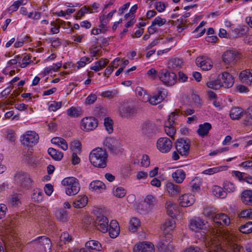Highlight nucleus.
Wrapping results in <instances>:
<instances>
[{
	"mask_svg": "<svg viewBox=\"0 0 252 252\" xmlns=\"http://www.w3.org/2000/svg\"><path fill=\"white\" fill-rule=\"evenodd\" d=\"M107 154L105 150L96 148L93 150L89 155L91 163L94 167L103 168L107 166Z\"/></svg>",
	"mask_w": 252,
	"mask_h": 252,
	"instance_id": "obj_1",
	"label": "nucleus"
},
{
	"mask_svg": "<svg viewBox=\"0 0 252 252\" xmlns=\"http://www.w3.org/2000/svg\"><path fill=\"white\" fill-rule=\"evenodd\" d=\"M190 142L189 139L179 138L175 142V147L177 152L172 153V158L177 160L180 158L179 155L187 157L189 154Z\"/></svg>",
	"mask_w": 252,
	"mask_h": 252,
	"instance_id": "obj_2",
	"label": "nucleus"
},
{
	"mask_svg": "<svg viewBox=\"0 0 252 252\" xmlns=\"http://www.w3.org/2000/svg\"><path fill=\"white\" fill-rule=\"evenodd\" d=\"M62 184L64 187L66 194L68 196L77 194L80 189L79 181L75 177H69L64 178L62 181Z\"/></svg>",
	"mask_w": 252,
	"mask_h": 252,
	"instance_id": "obj_3",
	"label": "nucleus"
},
{
	"mask_svg": "<svg viewBox=\"0 0 252 252\" xmlns=\"http://www.w3.org/2000/svg\"><path fill=\"white\" fill-rule=\"evenodd\" d=\"M38 135L35 132L28 131L22 136L21 142L25 146L32 147L38 143Z\"/></svg>",
	"mask_w": 252,
	"mask_h": 252,
	"instance_id": "obj_4",
	"label": "nucleus"
},
{
	"mask_svg": "<svg viewBox=\"0 0 252 252\" xmlns=\"http://www.w3.org/2000/svg\"><path fill=\"white\" fill-rule=\"evenodd\" d=\"M158 77L165 85L171 86L176 82L177 76L175 73L170 72L165 69H161L158 73Z\"/></svg>",
	"mask_w": 252,
	"mask_h": 252,
	"instance_id": "obj_5",
	"label": "nucleus"
},
{
	"mask_svg": "<svg viewBox=\"0 0 252 252\" xmlns=\"http://www.w3.org/2000/svg\"><path fill=\"white\" fill-rule=\"evenodd\" d=\"M171 235L168 234L160 237L159 241L157 245V248L160 252H171L173 246L170 244Z\"/></svg>",
	"mask_w": 252,
	"mask_h": 252,
	"instance_id": "obj_6",
	"label": "nucleus"
},
{
	"mask_svg": "<svg viewBox=\"0 0 252 252\" xmlns=\"http://www.w3.org/2000/svg\"><path fill=\"white\" fill-rule=\"evenodd\" d=\"M158 128L157 126L149 121L144 122L141 126L142 134L146 137L152 138L158 131Z\"/></svg>",
	"mask_w": 252,
	"mask_h": 252,
	"instance_id": "obj_7",
	"label": "nucleus"
},
{
	"mask_svg": "<svg viewBox=\"0 0 252 252\" xmlns=\"http://www.w3.org/2000/svg\"><path fill=\"white\" fill-rule=\"evenodd\" d=\"M173 146L172 141L167 137H160L157 142V149L162 153H167Z\"/></svg>",
	"mask_w": 252,
	"mask_h": 252,
	"instance_id": "obj_8",
	"label": "nucleus"
},
{
	"mask_svg": "<svg viewBox=\"0 0 252 252\" xmlns=\"http://www.w3.org/2000/svg\"><path fill=\"white\" fill-rule=\"evenodd\" d=\"M98 126V121L93 117H85L81 122V127L86 131L93 130Z\"/></svg>",
	"mask_w": 252,
	"mask_h": 252,
	"instance_id": "obj_9",
	"label": "nucleus"
},
{
	"mask_svg": "<svg viewBox=\"0 0 252 252\" xmlns=\"http://www.w3.org/2000/svg\"><path fill=\"white\" fill-rule=\"evenodd\" d=\"M239 58L238 52L234 50H227L222 55L223 62L226 64L232 65L235 64Z\"/></svg>",
	"mask_w": 252,
	"mask_h": 252,
	"instance_id": "obj_10",
	"label": "nucleus"
},
{
	"mask_svg": "<svg viewBox=\"0 0 252 252\" xmlns=\"http://www.w3.org/2000/svg\"><path fill=\"white\" fill-rule=\"evenodd\" d=\"M15 181L20 186L28 189L31 187L32 180L28 174L25 173L19 172L15 176Z\"/></svg>",
	"mask_w": 252,
	"mask_h": 252,
	"instance_id": "obj_11",
	"label": "nucleus"
},
{
	"mask_svg": "<svg viewBox=\"0 0 252 252\" xmlns=\"http://www.w3.org/2000/svg\"><path fill=\"white\" fill-rule=\"evenodd\" d=\"M94 225L99 231L105 233L108 230V219L103 215L97 216L94 221Z\"/></svg>",
	"mask_w": 252,
	"mask_h": 252,
	"instance_id": "obj_12",
	"label": "nucleus"
},
{
	"mask_svg": "<svg viewBox=\"0 0 252 252\" xmlns=\"http://www.w3.org/2000/svg\"><path fill=\"white\" fill-rule=\"evenodd\" d=\"M136 113L137 110L133 106L122 105L119 108V114L123 118L132 117L136 114Z\"/></svg>",
	"mask_w": 252,
	"mask_h": 252,
	"instance_id": "obj_13",
	"label": "nucleus"
},
{
	"mask_svg": "<svg viewBox=\"0 0 252 252\" xmlns=\"http://www.w3.org/2000/svg\"><path fill=\"white\" fill-rule=\"evenodd\" d=\"M195 62L196 65L199 66L203 70H210L213 66L212 62L211 60L205 56L198 57L196 59Z\"/></svg>",
	"mask_w": 252,
	"mask_h": 252,
	"instance_id": "obj_14",
	"label": "nucleus"
},
{
	"mask_svg": "<svg viewBox=\"0 0 252 252\" xmlns=\"http://www.w3.org/2000/svg\"><path fill=\"white\" fill-rule=\"evenodd\" d=\"M220 79L222 87L225 88L231 87L234 84V78L232 76L227 72H223L218 76Z\"/></svg>",
	"mask_w": 252,
	"mask_h": 252,
	"instance_id": "obj_15",
	"label": "nucleus"
},
{
	"mask_svg": "<svg viewBox=\"0 0 252 252\" xmlns=\"http://www.w3.org/2000/svg\"><path fill=\"white\" fill-rule=\"evenodd\" d=\"M215 227H220L224 225H228L230 223V219L224 214H217L212 221Z\"/></svg>",
	"mask_w": 252,
	"mask_h": 252,
	"instance_id": "obj_16",
	"label": "nucleus"
},
{
	"mask_svg": "<svg viewBox=\"0 0 252 252\" xmlns=\"http://www.w3.org/2000/svg\"><path fill=\"white\" fill-rule=\"evenodd\" d=\"M104 144L113 155L116 154V151L119 148V142L113 137L106 138Z\"/></svg>",
	"mask_w": 252,
	"mask_h": 252,
	"instance_id": "obj_17",
	"label": "nucleus"
},
{
	"mask_svg": "<svg viewBox=\"0 0 252 252\" xmlns=\"http://www.w3.org/2000/svg\"><path fill=\"white\" fill-rule=\"evenodd\" d=\"M166 91L164 89L158 88V94L150 97L149 95L148 101L152 105H157L161 102L164 98Z\"/></svg>",
	"mask_w": 252,
	"mask_h": 252,
	"instance_id": "obj_18",
	"label": "nucleus"
},
{
	"mask_svg": "<svg viewBox=\"0 0 252 252\" xmlns=\"http://www.w3.org/2000/svg\"><path fill=\"white\" fill-rule=\"evenodd\" d=\"M31 243L38 244L43 247L45 252L50 250L51 248V242L50 239L45 236L38 237L36 239L32 240Z\"/></svg>",
	"mask_w": 252,
	"mask_h": 252,
	"instance_id": "obj_19",
	"label": "nucleus"
},
{
	"mask_svg": "<svg viewBox=\"0 0 252 252\" xmlns=\"http://www.w3.org/2000/svg\"><path fill=\"white\" fill-rule=\"evenodd\" d=\"M194 201V195L192 194H184L179 197V203L183 207L192 205Z\"/></svg>",
	"mask_w": 252,
	"mask_h": 252,
	"instance_id": "obj_20",
	"label": "nucleus"
},
{
	"mask_svg": "<svg viewBox=\"0 0 252 252\" xmlns=\"http://www.w3.org/2000/svg\"><path fill=\"white\" fill-rule=\"evenodd\" d=\"M204 226V221L199 218L190 220L189 224L190 229L195 232H199L200 230L203 229Z\"/></svg>",
	"mask_w": 252,
	"mask_h": 252,
	"instance_id": "obj_21",
	"label": "nucleus"
},
{
	"mask_svg": "<svg viewBox=\"0 0 252 252\" xmlns=\"http://www.w3.org/2000/svg\"><path fill=\"white\" fill-rule=\"evenodd\" d=\"M133 252H155V249L152 243L143 242L133 248Z\"/></svg>",
	"mask_w": 252,
	"mask_h": 252,
	"instance_id": "obj_22",
	"label": "nucleus"
},
{
	"mask_svg": "<svg viewBox=\"0 0 252 252\" xmlns=\"http://www.w3.org/2000/svg\"><path fill=\"white\" fill-rule=\"evenodd\" d=\"M109 234L111 238H116L120 233V227L118 222L116 220L111 221L109 224Z\"/></svg>",
	"mask_w": 252,
	"mask_h": 252,
	"instance_id": "obj_23",
	"label": "nucleus"
},
{
	"mask_svg": "<svg viewBox=\"0 0 252 252\" xmlns=\"http://www.w3.org/2000/svg\"><path fill=\"white\" fill-rule=\"evenodd\" d=\"M156 203L155 197L151 194L146 196L144 199V203L145 204V208H142L144 212L150 211L154 207Z\"/></svg>",
	"mask_w": 252,
	"mask_h": 252,
	"instance_id": "obj_24",
	"label": "nucleus"
},
{
	"mask_svg": "<svg viewBox=\"0 0 252 252\" xmlns=\"http://www.w3.org/2000/svg\"><path fill=\"white\" fill-rule=\"evenodd\" d=\"M89 189L92 191L100 193L105 189V185L101 181L95 180L90 183Z\"/></svg>",
	"mask_w": 252,
	"mask_h": 252,
	"instance_id": "obj_25",
	"label": "nucleus"
},
{
	"mask_svg": "<svg viewBox=\"0 0 252 252\" xmlns=\"http://www.w3.org/2000/svg\"><path fill=\"white\" fill-rule=\"evenodd\" d=\"M88 203V198L86 195L78 196L73 202V206L76 208H82Z\"/></svg>",
	"mask_w": 252,
	"mask_h": 252,
	"instance_id": "obj_26",
	"label": "nucleus"
},
{
	"mask_svg": "<svg viewBox=\"0 0 252 252\" xmlns=\"http://www.w3.org/2000/svg\"><path fill=\"white\" fill-rule=\"evenodd\" d=\"M211 128V125L209 123L206 122L203 124H200L199 125L197 132L200 136L203 137L208 134Z\"/></svg>",
	"mask_w": 252,
	"mask_h": 252,
	"instance_id": "obj_27",
	"label": "nucleus"
},
{
	"mask_svg": "<svg viewBox=\"0 0 252 252\" xmlns=\"http://www.w3.org/2000/svg\"><path fill=\"white\" fill-rule=\"evenodd\" d=\"M166 190L171 196H175L178 194L180 191V187L171 182H168L166 184Z\"/></svg>",
	"mask_w": 252,
	"mask_h": 252,
	"instance_id": "obj_28",
	"label": "nucleus"
},
{
	"mask_svg": "<svg viewBox=\"0 0 252 252\" xmlns=\"http://www.w3.org/2000/svg\"><path fill=\"white\" fill-rule=\"evenodd\" d=\"M241 200L247 205H252V190H246L241 194Z\"/></svg>",
	"mask_w": 252,
	"mask_h": 252,
	"instance_id": "obj_29",
	"label": "nucleus"
},
{
	"mask_svg": "<svg viewBox=\"0 0 252 252\" xmlns=\"http://www.w3.org/2000/svg\"><path fill=\"white\" fill-rule=\"evenodd\" d=\"M244 114L243 110L238 107H234L230 111L229 116L231 119L239 120Z\"/></svg>",
	"mask_w": 252,
	"mask_h": 252,
	"instance_id": "obj_30",
	"label": "nucleus"
},
{
	"mask_svg": "<svg viewBox=\"0 0 252 252\" xmlns=\"http://www.w3.org/2000/svg\"><path fill=\"white\" fill-rule=\"evenodd\" d=\"M85 248L86 250H90L91 251H100L101 250V244L96 241L91 240L88 241L85 244Z\"/></svg>",
	"mask_w": 252,
	"mask_h": 252,
	"instance_id": "obj_31",
	"label": "nucleus"
},
{
	"mask_svg": "<svg viewBox=\"0 0 252 252\" xmlns=\"http://www.w3.org/2000/svg\"><path fill=\"white\" fill-rule=\"evenodd\" d=\"M208 250L210 252H225V251L222 249L220 243L216 242L215 240L209 242L208 244Z\"/></svg>",
	"mask_w": 252,
	"mask_h": 252,
	"instance_id": "obj_32",
	"label": "nucleus"
},
{
	"mask_svg": "<svg viewBox=\"0 0 252 252\" xmlns=\"http://www.w3.org/2000/svg\"><path fill=\"white\" fill-rule=\"evenodd\" d=\"M51 142L54 144L57 145L64 151H66L68 149L67 142L64 139L61 137H54L52 139Z\"/></svg>",
	"mask_w": 252,
	"mask_h": 252,
	"instance_id": "obj_33",
	"label": "nucleus"
},
{
	"mask_svg": "<svg viewBox=\"0 0 252 252\" xmlns=\"http://www.w3.org/2000/svg\"><path fill=\"white\" fill-rule=\"evenodd\" d=\"M172 176L176 183H181L185 178L186 174L183 170L179 169L173 172Z\"/></svg>",
	"mask_w": 252,
	"mask_h": 252,
	"instance_id": "obj_34",
	"label": "nucleus"
},
{
	"mask_svg": "<svg viewBox=\"0 0 252 252\" xmlns=\"http://www.w3.org/2000/svg\"><path fill=\"white\" fill-rule=\"evenodd\" d=\"M48 153L56 160H61L63 158V153L53 148H49Z\"/></svg>",
	"mask_w": 252,
	"mask_h": 252,
	"instance_id": "obj_35",
	"label": "nucleus"
},
{
	"mask_svg": "<svg viewBox=\"0 0 252 252\" xmlns=\"http://www.w3.org/2000/svg\"><path fill=\"white\" fill-rule=\"evenodd\" d=\"M182 64V60L177 58L171 59L168 62V68L171 69H176L180 67Z\"/></svg>",
	"mask_w": 252,
	"mask_h": 252,
	"instance_id": "obj_36",
	"label": "nucleus"
},
{
	"mask_svg": "<svg viewBox=\"0 0 252 252\" xmlns=\"http://www.w3.org/2000/svg\"><path fill=\"white\" fill-rule=\"evenodd\" d=\"M175 227V222L173 219L166 220L161 229L164 231L168 232L171 230H172Z\"/></svg>",
	"mask_w": 252,
	"mask_h": 252,
	"instance_id": "obj_37",
	"label": "nucleus"
},
{
	"mask_svg": "<svg viewBox=\"0 0 252 252\" xmlns=\"http://www.w3.org/2000/svg\"><path fill=\"white\" fill-rule=\"evenodd\" d=\"M135 92L137 95L140 97V99L143 102H148L149 94L146 93V91L140 87L136 88Z\"/></svg>",
	"mask_w": 252,
	"mask_h": 252,
	"instance_id": "obj_38",
	"label": "nucleus"
},
{
	"mask_svg": "<svg viewBox=\"0 0 252 252\" xmlns=\"http://www.w3.org/2000/svg\"><path fill=\"white\" fill-rule=\"evenodd\" d=\"M113 16V15L112 13L110 12L106 15L103 14L100 16L99 20L100 22V25L99 27L102 29H105L106 28V26L109 22V19H111Z\"/></svg>",
	"mask_w": 252,
	"mask_h": 252,
	"instance_id": "obj_39",
	"label": "nucleus"
},
{
	"mask_svg": "<svg viewBox=\"0 0 252 252\" xmlns=\"http://www.w3.org/2000/svg\"><path fill=\"white\" fill-rule=\"evenodd\" d=\"M203 214L204 216L211 219L212 221L213 220V219L216 217L215 209L213 208L206 207L204 209Z\"/></svg>",
	"mask_w": 252,
	"mask_h": 252,
	"instance_id": "obj_40",
	"label": "nucleus"
},
{
	"mask_svg": "<svg viewBox=\"0 0 252 252\" xmlns=\"http://www.w3.org/2000/svg\"><path fill=\"white\" fill-rule=\"evenodd\" d=\"M21 195L17 193H14L11 195L9 203L13 207H17L21 204L20 201Z\"/></svg>",
	"mask_w": 252,
	"mask_h": 252,
	"instance_id": "obj_41",
	"label": "nucleus"
},
{
	"mask_svg": "<svg viewBox=\"0 0 252 252\" xmlns=\"http://www.w3.org/2000/svg\"><path fill=\"white\" fill-rule=\"evenodd\" d=\"M213 193L215 196L218 198H223L226 196V191H224L219 186H215L214 187Z\"/></svg>",
	"mask_w": 252,
	"mask_h": 252,
	"instance_id": "obj_42",
	"label": "nucleus"
},
{
	"mask_svg": "<svg viewBox=\"0 0 252 252\" xmlns=\"http://www.w3.org/2000/svg\"><path fill=\"white\" fill-rule=\"evenodd\" d=\"M206 85L208 88L214 90H218L222 87L220 80L219 78L217 80L209 81Z\"/></svg>",
	"mask_w": 252,
	"mask_h": 252,
	"instance_id": "obj_43",
	"label": "nucleus"
},
{
	"mask_svg": "<svg viewBox=\"0 0 252 252\" xmlns=\"http://www.w3.org/2000/svg\"><path fill=\"white\" fill-rule=\"evenodd\" d=\"M241 232L244 234H249L252 232V221H248L239 227Z\"/></svg>",
	"mask_w": 252,
	"mask_h": 252,
	"instance_id": "obj_44",
	"label": "nucleus"
},
{
	"mask_svg": "<svg viewBox=\"0 0 252 252\" xmlns=\"http://www.w3.org/2000/svg\"><path fill=\"white\" fill-rule=\"evenodd\" d=\"M43 198V192L39 189H35L32 195V199L34 202H39L42 201Z\"/></svg>",
	"mask_w": 252,
	"mask_h": 252,
	"instance_id": "obj_45",
	"label": "nucleus"
},
{
	"mask_svg": "<svg viewBox=\"0 0 252 252\" xmlns=\"http://www.w3.org/2000/svg\"><path fill=\"white\" fill-rule=\"evenodd\" d=\"M205 22L204 21L201 22L199 25L195 28L193 32V33L195 34V37H199L203 35L205 32V30L202 28V27L204 25Z\"/></svg>",
	"mask_w": 252,
	"mask_h": 252,
	"instance_id": "obj_46",
	"label": "nucleus"
},
{
	"mask_svg": "<svg viewBox=\"0 0 252 252\" xmlns=\"http://www.w3.org/2000/svg\"><path fill=\"white\" fill-rule=\"evenodd\" d=\"M139 226L140 221L136 218H133L130 220L129 229L131 231H135Z\"/></svg>",
	"mask_w": 252,
	"mask_h": 252,
	"instance_id": "obj_47",
	"label": "nucleus"
},
{
	"mask_svg": "<svg viewBox=\"0 0 252 252\" xmlns=\"http://www.w3.org/2000/svg\"><path fill=\"white\" fill-rule=\"evenodd\" d=\"M56 217L62 221H65L67 219V212L63 209L57 210L55 213Z\"/></svg>",
	"mask_w": 252,
	"mask_h": 252,
	"instance_id": "obj_48",
	"label": "nucleus"
},
{
	"mask_svg": "<svg viewBox=\"0 0 252 252\" xmlns=\"http://www.w3.org/2000/svg\"><path fill=\"white\" fill-rule=\"evenodd\" d=\"M22 155L24 157L25 160H27L29 163L32 164L35 163V159L32 156V151H29V150L27 151L24 150Z\"/></svg>",
	"mask_w": 252,
	"mask_h": 252,
	"instance_id": "obj_49",
	"label": "nucleus"
},
{
	"mask_svg": "<svg viewBox=\"0 0 252 252\" xmlns=\"http://www.w3.org/2000/svg\"><path fill=\"white\" fill-rule=\"evenodd\" d=\"M70 149L73 153H80L81 151V144L77 141H72L70 144Z\"/></svg>",
	"mask_w": 252,
	"mask_h": 252,
	"instance_id": "obj_50",
	"label": "nucleus"
},
{
	"mask_svg": "<svg viewBox=\"0 0 252 252\" xmlns=\"http://www.w3.org/2000/svg\"><path fill=\"white\" fill-rule=\"evenodd\" d=\"M190 187L191 190L194 191L200 189L201 181L198 177H195L190 182Z\"/></svg>",
	"mask_w": 252,
	"mask_h": 252,
	"instance_id": "obj_51",
	"label": "nucleus"
},
{
	"mask_svg": "<svg viewBox=\"0 0 252 252\" xmlns=\"http://www.w3.org/2000/svg\"><path fill=\"white\" fill-rule=\"evenodd\" d=\"M81 113V111L79 108H76L74 107H72L67 110V114L68 116L71 117H79Z\"/></svg>",
	"mask_w": 252,
	"mask_h": 252,
	"instance_id": "obj_52",
	"label": "nucleus"
},
{
	"mask_svg": "<svg viewBox=\"0 0 252 252\" xmlns=\"http://www.w3.org/2000/svg\"><path fill=\"white\" fill-rule=\"evenodd\" d=\"M113 192L114 195L118 198H123L126 194V190L122 187L114 188Z\"/></svg>",
	"mask_w": 252,
	"mask_h": 252,
	"instance_id": "obj_53",
	"label": "nucleus"
},
{
	"mask_svg": "<svg viewBox=\"0 0 252 252\" xmlns=\"http://www.w3.org/2000/svg\"><path fill=\"white\" fill-rule=\"evenodd\" d=\"M104 125L109 133H111L113 132V121L111 119L108 117L105 118L104 121Z\"/></svg>",
	"mask_w": 252,
	"mask_h": 252,
	"instance_id": "obj_54",
	"label": "nucleus"
},
{
	"mask_svg": "<svg viewBox=\"0 0 252 252\" xmlns=\"http://www.w3.org/2000/svg\"><path fill=\"white\" fill-rule=\"evenodd\" d=\"M93 13V11L92 9H90L89 8H88L86 6L82 7L76 13V19H79L82 16H83L85 13L88 12Z\"/></svg>",
	"mask_w": 252,
	"mask_h": 252,
	"instance_id": "obj_55",
	"label": "nucleus"
},
{
	"mask_svg": "<svg viewBox=\"0 0 252 252\" xmlns=\"http://www.w3.org/2000/svg\"><path fill=\"white\" fill-rule=\"evenodd\" d=\"M252 73V70H245L242 71L239 75L240 79L243 83H246L250 75V73Z\"/></svg>",
	"mask_w": 252,
	"mask_h": 252,
	"instance_id": "obj_56",
	"label": "nucleus"
},
{
	"mask_svg": "<svg viewBox=\"0 0 252 252\" xmlns=\"http://www.w3.org/2000/svg\"><path fill=\"white\" fill-rule=\"evenodd\" d=\"M71 238L69 234L67 232H63L60 236V242H59L60 246H62L63 244H65L67 242H70Z\"/></svg>",
	"mask_w": 252,
	"mask_h": 252,
	"instance_id": "obj_57",
	"label": "nucleus"
},
{
	"mask_svg": "<svg viewBox=\"0 0 252 252\" xmlns=\"http://www.w3.org/2000/svg\"><path fill=\"white\" fill-rule=\"evenodd\" d=\"M22 4H23V0L15 1L13 4L7 9L8 12L11 13L13 12L16 11Z\"/></svg>",
	"mask_w": 252,
	"mask_h": 252,
	"instance_id": "obj_58",
	"label": "nucleus"
},
{
	"mask_svg": "<svg viewBox=\"0 0 252 252\" xmlns=\"http://www.w3.org/2000/svg\"><path fill=\"white\" fill-rule=\"evenodd\" d=\"M178 114H176L175 112H172L171 113L170 115L169 116L168 119L167 121L165 123L164 125V128L166 127H171L173 126L174 123V117Z\"/></svg>",
	"mask_w": 252,
	"mask_h": 252,
	"instance_id": "obj_59",
	"label": "nucleus"
},
{
	"mask_svg": "<svg viewBox=\"0 0 252 252\" xmlns=\"http://www.w3.org/2000/svg\"><path fill=\"white\" fill-rule=\"evenodd\" d=\"M240 218L252 219V209H246L242 211L239 215Z\"/></svg>",
	"mask_w": 252,
	"mask_h": 252,
	"instance_id": "obj_60",
	"label": "nucleus"
},
{
	"mask_svg": "<svg viewBox=\"0 0 252 252\" xmlns=\"http://www.w3.org/2000/svg\"><path fill=\"white\" fill-rule=\"evenodd\" d=\"M118 94V92L117 90L114 91H107L105 92H103L100 95L104 97H113L114 95L117 94Z\"/></svg>",
	"mask_w": 252,
	"mask_h": 252,
	"instance_id": "obj_61",
	"label": "nucleus"
},
{
	"mask_svg": "<svg viewBox=\"0 0 252 252\" xmlns=\"http://www.w3.org/2000/svg\"><path fill=\"white\" fill-rule=\"evenodd\" d=\"M223 188L228 192L234 191L235 189L234 185L228 181L224 183Z\"/></svg>",
	"mask_w": 252,
	"mask_h": 252,
	"instance_id": "obj_62",
	"label": "nucleus"
},
{
	"mask_svg": "<svg viewBox=\"0 0 252 252\" xmlns=\"http://www.w3.org/2000/svg\"><path fill=\"white\" fill-rule=\"evenodd\" d=\"M62 106L61 102L53 101L49 106L51 111H55L60 108Z\"/></svg>",
	"mask_w": 252,
	"mask_h": 252,
	"instance_id": "obj_63",
	"label": "nucleus"
},
{
	"mask_svg": "<svg viewBox=\"0 0 252 252\" xmlns=\"http://www.w3.org/2000/svg\"><path fill=\"white\" fill-rule=\"evenodd\" d=\"M97 96L94 94H91L86 99L85 103L86 104H93L96 100Z\"/></svg>",
	"mask_w": 252,
	"mask_h": 252,
	"instance_id": "obj_64",
	"label": "nucleus"
}]
</instances>
